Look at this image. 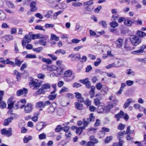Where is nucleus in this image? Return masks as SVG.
Returning a JSON list of instances; mask_svg holds the SVG:
<instances>
[{"instance_id":"26","label":"nucleus","mask_w":146,"mask_h":146,"mask_svg":"<svg viewBox=\"0 0 146 146\" xmlns=\"http://www.w3.org/2000/svg\"><path fill=\"white\" fill-rule=\"evenodd\" d=\"M95 88L94 86H92L91 87V89L90 91V97L93 98L95 94Z\"/></svg>"},{"instance_id":"47","label":"nucleus","mask_w":146,"mask_h":146,"mask_svg":"<svg viewBox=\"0 0 146 146\" xmlns=\"http://www.w3.org/2000/svg\"><path fill=\"white\" fill-rule=\"evenodd\" d=\"M5 64H9L11 65H12L13 66H15V63L11 61L9 59L7 58L5 60Z\"/></svg>"},{"instance_id":"17","label":"nucleus","mask_w":146,"mask_h":146,"mask_svg":"<svg viewBox=\"0 0 146 146\" xmlns=\"http://www.w3.org/2000/svg\"><path fill=\"white\" fill-rule=\"evenodd\" d=\"M5 1L9 8L13 9L15 7V6L11 1L7 0H5Z\"/></svg>"},{"instance_id":"13","label":"nucleus","mask_w":146,"mask_h":146,"mask_svg":"<svg viewBox=\"0 0 146 146\" xmlns=\"http://www.w3.org/2000/svg\"><path fill=\"white\" fill-rule=\"evenodd\" d=\"M123 40L122 39L120 38L117 40L115 42L116 46L118 48H120L122 46Z\"/></svg>"},{"instance_id":"29","label":"nucleus","mask_w":146,"mask_h":146,"mask_svg":"<svg viewBox=\"0 0 146 146\" xmlns=\"http://www.w3.org/2000/svg\"><path fill=\"white\" fill-rule=\"evenodd\" d=\"M63 12V11H60L54 13L53 16V19L54 20H56L57 18V16L62 13Z\"/></svg>"},{"instance_id":"38","label":"nucleus","mask_w":146,"mask_h":146,"mask_svg":"<svg viewBox=\"0 0 146 146\" xmlns=\"http://www.w3.org/2000/svg\"><path fill=\"white\" fill-rule=\"evenodd\" d=\"M44 127V125L41 123H38L36 126V128L38 131H40Z\"/></svg>"},{"instance_id":"41","label":"nucleus","mask_w":146,"mask_h":146,"mask_svg":"<svg viewBox=\"0 0 146 146\" xmlns=\"http://www.w3.org/2000/svg\"><path fill=\"white\" fill-rule=\"evenodd\" d=\"M42 61L43 62H46L48 64H51L52 62V60L49 58H43L42 60Z\"/></svg>"},{"instance_id":"60","label":"nucleus","mask_w":146,"mask_h":146,"mask_svg":"<svg viewBox=\"0 0 146 146\" xmlns=\"http://www.w3.org/2000/svg\"><path fill=\"white\" fill-rule=\"evenodd\" d=\"M85 8L87 11L90 12L92 11L94 8L91 6H86L85 7Z\"/></svg>"},{"instance_id":"12","label":"nucleus","mask_w":146,"mask_h":146,"mask_svg":"<svg viewBox=\"0 0 146 146\" xmlns=\"http://www.w3.org/2000/svg\"><path fill=\"white\" fill-rule=\"evenodd\" d=\"M36 2L35 1L32 2L30 5L31 11L32 12L35 11L37 10V8L36 7Z\"/></svg>"},{"instance_id":"21","label":"nucleus","mask_w":146,"mask_h":146,"mask_svg":"<svg viewBox=\"0 0 146 146\" xmlns=\"http://www.w3.org/2000/svg\"><path fill=\"white\" fill-rule=\"evenodd\" d=\"M84 129V127H77L76 129V133L77 134H79V135H80L83 131V130Z\"/></svg>"},{"instance_id":"52","label":"nucleus","mask_w":146,"mask_h":146,"mask_svg":"<svg viewBox=\"0 0 146 146\" xmlns=\"http://www.w3.org/2000/svg\"><path fill=\"white\" fill-rule=\"evenodd\" d=\"M138 36L141 37H143L145 36V33L141 31H137Z\"/></svg>"},{"instance_id":"16","label":"nucleus","mask_w":146,"mask_h":146,"mask_svg":"<svg viewBox=\"0 0 146 146\" xmlns=\"http://www.w3.org/2000/svg\"><path fill=\"white\" fill-rule=\"evenodd\" d=\"M80 59H81L80 55L79 53H77L74 54L73 58H71V60L72 61H77Z\"/></svg>"},{"instance_id":"63","label":"nucleus","mask_w":146,"mask_h":146,"mask_svg":"<svg viewBox=\"0 0 146 146\" xmlns=\"http://www.w3.org/2000/svg\"><path fill=\"white\" fill-rule=\"evenodd\" d=\"M102 84L100 83H97L96 85V88L98 90H100L102 87Z\"/></svg>"},{"instance_id":"8","label":"nucleus","mask_w":146,"mask_h":146,"mask_svg":"<svg viewBox=\"0 0 146 146\" xmlns=\"http://www.w3.org/2000/svg\"><path fill=\"white\" fill-rule=\"evenodd\" d=\"M15 102V100L13 97H11L9 98L7 102L8 108L9 109L12 108Z\"/></svg>"},{"instance_id":"53","label":"nucleus","mask_w":146,"mask_h":146,"mask_svg":"<svg viewBox=\"0 0 146 146\" xmlns=\"http://www.w3.org/2000/svg\"><path fill=\"white\" fill-rule=\"evenodd\" d=\"M90 81L88 78H86L83 80H79L80 82L83 83V84L86 85L88 82Z\"/></svg>"},{"instance_id":"31","label":"nucleus","mask_w":146,"mask_h":146,"mask_svg":"<svg viewBox=\"0 0 146 146\" xmlns=\"http://www.w3.org/2000/svg\"><path fill=\"white\" fill-rule=\"evenodd\" d=\"M123 141L121 139H119V143H114L113 146H123Z\"/></svg>"},{"instance_id":"37","label":"nucleus","mask_w":146,"mask_h":146,"mask_svg":"<svg viewBox=\"0 0 146 146\" xmlns=\"http://www.w3.org/2000/svg\"><path fill=\"white\" fill-rule=\"evenodd\" d=\"M6 17V15L2 11L0 10V20H4Z\"/></svg>"},{"instance_id":"5","label":"nucleus","mask_w":146,"mask_h":146,"mask_svg":"<svg viewBox=\"0 0 146 146\" xmlns=\"http://www.w3.org/2000/svg\"><path fill=\"white\" fill-rule=\"evenodd\" d=\"M41 82H38L36 79L32 80L29 83L30 85L34 86L33 90L37 89L42 84Z\"/></svg>"},{"instance_id":"28","label":"nucleus","mask_w":146,"mask_h":146,"mask_svg":"<svg viewBox=\"0 0 146 146\" xmlns=\"http://www.w3.org/2000/svg\"><path fill=\"white\" fill-rule=\"evenodd\" d=\"M69 90L68 88L65 86H63L59 92L60 94H62L63 93L66 92H69Z\"/></svg>"},{"instance_id":"32","label":"nucleus","mask_w":146,"mask_h":146,"mask_svg":"<svg viewBox=\"0 0 146 146\" xmlns=\"http://www.w3.org/2000/svg\"><path fill=\"white\" fill-rule=\"evenodd\" d=\"M132 23V22L129 19H125L124 20V23L127 26H130Z\"/></svg>"},{"instance_id":"27","label":"nucleus","mask_w":146,"mask_h":146,"mask_svg":"<svg viewBox=\"0 0 146 146\" xmlns=\"http://www.w3.org/2000/svg\"><path fill=\"white\" fill-rule=\"evenodd\" d=\"M36 106L38 108H44V102L42 101L38 102L36 104Z\"/></svg>"},{"instance_id":"30","label":"nucleus","mask_w":146,"mask_h":146,"mask_svg":"<svg viewBox=\"0 0 146 146\" xmlns=\"http://www.w3.org/2000/svg\"><path fill=\"white\" fill-rule=\"evenodd\" d=\"M41 88L43 90H46L50 89V84L48 83H46L42 85Z\"/></svg>"},{"instance_id":"7","label":"nucleus","mask_w":146,"mask_h":146,"mask_svg":"<svg viewBox=\"0 0 146 146\" xmlns=\"http://www.w3.org/2000/svg\"><path fill=\"white\" fill-rule=\"evenodd\" d=\"M1 132L2 134L5 135L8 137H9L12 135V129L11 128H10L8 130L3 129L1 130Z\"/></svg>"},{"instance_id":"58","label":"nucleus","mask_w":146,"mask_h":146,"mask_svg":"<svg viewBox=\"0 0 146 146\" xmlns=\"http://www.w3.org/2000/svg\"><path fill=\"white\" fill-rule=\"evenodd\" d=\"M125 125L120 123L118 127V129L121 130H123L125 128Z\"/></svg>"},{"instance_id":"25","label":"nucleus","mask_w":146,"mask_h":146,"mask_svg":"<svg viewBox=\"0 0 146 146\" xmlns=\"http://www.w3.org/2000/svg\"><path fill=\"white\" fill-rule=\"evenodd\" d=\"M45 92L42 88H40L34 94L35 96H37L41 94H44Z\"/></svg>"},{"instance_id":"55","label":"nucleus","mask_w":146,"mask_h":146,"mask_svg":"<svg viewBox=\"0 0 146 146\" xmlns=\"http://www.w3.org/2000/svg\"><path fill=\"white\" fill-rule=\"evenodd\" d=\"M56 94L51 95L48 96V98L50 100H53L56 98Z\"/></svg>"},{"instance_id":"36","label":"nucleus","mask_w":146,"mask_h":146,"mask_svg":"<svg viewBox=\"0 0 146 146\" xmlns=\"http://www.w3.org/2000/svg\"><path fill=\"white\" fill-rule=\"evenodd\" d=\"M32 139V137L31 136H29L28 137H25L23 139V141L25 143H27Z\"/></svg>"},{"instance_id":"59","label":"nucleus","mask_w":146,"mask_h":146,"mask_svg":"<svg viewBox=\"0 0 146 146\" xmlns=\"http://www.w3.org/2000/svg\"><path fill=\"white\" fill-rule=\"evenodd\" d=\"M98 135L99 138H101L104 137L105 133L103 131H100L99 132Z\"/></svg>"},{"instance_id":"44","label":"nucleus","mask_w":146,"mask_h":146,"mask_svg":"<svg viewBox=\"0 0 146 146\" xmlns=\"http://www.w3.org/2000/svg\"><path fill=\"white\" fill-rule=\"evenodd\" d=\"M57 69V67L55 65H52L49 66L48 71H52L56 70Z\"/></svg>"},{"instance_id":"39","label":"nucleus","mask_w":146,"mask_h":146,"mask_svg":"<svg viewBox=\"0 0 146 146\" xmlns=\"http://www.w3.org/2000/svg\"><path fill=\"white\" fill-rule=\"evenodd\" d=\"M93 3V1L92 0H90L88 1L84 2V6H90Z\"/></svg>"},{"instance_id":"20","label":"nucleus","mask_w":146,"mask_h":146,"mask_svg":"<svg viewBox=\"0 0 146 146\" xmlns=\"http://www.w3.org/2000/svg\"><path fill=\"white\" fill-rule=\"evenodd\" d=\"M72 72L71 70H68L64 72V75L65 77H70L72 76Z\"/></svg>"},{"instance_id":"14","label":"nucleus","mask_w":146,"mask_h":146,"mask_svg":"<svg viewBox=\"0 0 146 146\" xmlns=\"http://www.w3.org/2000/svg\"><path fill=\"white\" fill-rule=\"evenodd\" d=\"M20 108L23 109L26 103V100L24 99H22L18 102Z\"/></svg>"},{"instance_id":"64","label":"nucleus","mask_w":146,"mask_h":146,"mask_svg":"<svg viewBox=\"0 0 146 146\" xmlns=\"http://www.w3.org/2000/svg\"><path fill=\"white\" fill-rule=\"evenodd\" d=\"M6 106V104L4 102H0V108H3Z\"/></svg>"},{"instance_id":"54","label":"nucleus","mask_w":146,"mask_h":146,"mask_svg":"<svg viewBox=\"0 0 146 146\" xmlns=\"http://www.w3.org/2000/svg\"><path fill=\"white\" fill-rule=\"evenodd\" d=\"M97 61H95L94 63V65L95 66H98L101 62V60L99 58L97 59Z\"/></svg>"},{"instance_id":"50","label":"nucleus","mask_w":146,"mask_h":146,"mask_svg":"<svg viewBox=\"0 0 146 146\" xmlns=\"http://www.w3.org/2000/svg\"><path fill=\"white\" fill-rule=\"evenodd\" d=\"M25 58H36V56L34 54H28L26 55Z\"/></svg>"},{"instance_id":"18","label":"nucleus","mask_w":146,"mask_h":146,"mask_svg":"<svg viewBox=\"0 0 146 146\" xmlns=\"http://www.w3.org/2000/svg\"><path fill=\"white\" fill-rule=\"evenodd\" d=\"M132 102L133 100L131 98L128 99L127 100L126 102L124 104V108L125 109L127 108L130 105V104Z\"/></svg>"},{"instance_id":"46","label":"nucleus","mask_w":146,"mask_h":146,"mask_svg":"<svg viewBox=\"0 0 146 146\" xmlns=\"http://www.w3.org/2000/svg\"><path fill=\"white\" fill-rule=\"evenodd\" d=\"M82 29V26H80L78 23H77L76 24L75 30L77 31H80Z\"/></svg>"},{"instance_id":"15","label":"nucleus","mask_w":146,"mask_h":146,"mask_svg":"<svg viewBox=\"0 0 146 146\" xmlns=\"http://www.w3.org/2000/svg\"><path fill=\"white\" fill-rule=\"evenodd\" d=\"M35 44H39L41 45H42L44 46H45L46 44V39L45 37H44V38H42V39L39 40L38 42L35 43Z\"/></svg>"},{"instance_id":"1","label":"nucleus","mask_w":146,"mask_h":146,"mask_svg":"<svg viewBox=\"0 0 146 146\" xmlns=\"http://www.w3.org/2000/svg\"><path fill=\"white\" fill-rule=\"evenodd\" d=\"M130 41L132 45L137 46L141 42V40L139 37L135 35H131L130 37Z\"/></svg>"},{"instance_id":"56","label":"nucleus","mask_w":146,"mask_h":146,"mask_svg":"<svg viewBox=\"0 0 146 146\" xmlns=\"http://www.w3.org/2000/svg\"><path fill=\"white\" fill-rule=\"evenodd\" d=\"M52 10H49L48 11L47 13L44 15V17L47 18H50L51 14L53 13Z\"/></svg>"},{"instance_id":"35","label":"nucleus","mask_w":146,"mask_h":146,"mask_svg":"<svg viewBox=\"0 0 146 146\" xmlns=\"http://www.w3.org/2000/svg\"><path fill=\"white\" fill-rule=\"evenodd\" d=\"M126 133L125 131H119V132L117 134V136L119 138V139H121V138H122L124 136V135Z\"/></svg>"},{"instance_id":"22","label":"nucleus","mask_w":146,"mask_h":146,"mask_svg":"<svg viewBox=\"0 0 146 146\" xmlns=\"http://www.w3.org/2000/svg\"><path fill=\"white\" fill-rule=\"evenodd\" d=\"M32 37H34V39H40L44 38V36L43 35L40 34H37L36 35L33 34V35H32Z\"/></svg>"},{"instance_id":"33","label":"nucleus","mask_w":146,"mask_h":146,"mask_svg":"<svg viewBox=\"0 0 146 146\" xmlns=\"http://www.w3.org/2000/svg\"><path fill=\"white\" fill-rule=\"evenodd\" d=\"M56 70V74L58 76L61 75L63 72V68L61 67L59 68L57 67V69Z\"/></svg>"},{"instance_id":"9","label":"nucleus","mask_w":146,"mask_h":146,"mask_svg":"<svg viewBox=\"0 0 146 146\" xmlns=\"http://www.w3.org/2000/svg\"><path fill=\"white\" fill-rule=\"evenodd\" d=\"M28 91L27 89L23 88L22 89H20L17 90L16 94L18 96H20L23 94L25 96H26V95L27 94Z\"/></svg>"},{"instance_id":"48","label":"nucleus","mask_w":146,"mask_h":146,"mask_svg":"<svg viewBox=\"0 0 146 146\" xmlns=\"http://www.w3.org/2000/svg\"><path fill=\"white\" fill-rule=\"evenodd\" d=\"M15 64L18 66H20L22 63L23 62V61H21L17 58H16L15 60Z\"/></svg>"},{"instance_id":"11","label":"nucleus","mask_w":146,"mask_h":146,"mask_svg":"<svg viewBox=\"0 0 146 146\" xmlns=\"http://www.w3.org/2000/svg\"><path fill=\"white\" fill-rule=\"evenodd\" d=\"M76 97L79 100L78 101L80 103H83L84 102V98L82 97V95L81 94L78 92H76L75 93Z\"/></svg>"},{"instance_id":"19","label":"nucleus","mask_w":146,"mask_h":146,"mask_svg":"<svg viewBox=\"0 0 146 146\" xmlns=\"http://www.w3.org/2000/svg\"><path fill=\"white\" fill-rule=\"evenodd\" d=\"M55 109V107H54L52 105H51L47 109V112L49 114H52L54 111Z\"/></svg>"},{"instance_id":"2","label":"nucleus","mask_w":146,"mask_h":146,"mask_svg":"<svg viewBox=\"0 0 146 146\" xmlns=\"http://www.w3.org/2000/svg\"><path fill=\"white\" fill-rule=\"evenodd\" d=\"M95 117L94 116V114L93 113H91L90 114L89 117L86 120L85 119H83V127H84V129L85 127H87L89 124L90 121H94Z\"/></svg>"},{"instance_id":"45","label":"nucleus","mask_w":146,"mask_h":146,"mask_svg":"<svg viewBox=\"0 0 146 146\" xmlns=\"http://www.w3.org/2000/svg\"><path fill=\"white\" fill-rule=\"evenodd\" d=\"M126 74L128 75H134L135 74V72L132 70L129 69L127 70L126 71Z\"/></svg>"},{"instance_id":"3","label":"nucleus","mask_w":146,"mask_h":146,"mask_svg":"<svg viewBox=\"0 0 146 146\" xmlns=\"http://www.w3.org/2000/svg\"><path fill=\"white\" fill-rule=\"evenodd\" d=\"M115 117L118 121L119 120L120 118H123L126 121H127L129 119V116L126 113H124L122 111H121L119 113L116 114Z\"/></svg>"},{"instance_id":"43","label":"nucleus","mask_w":146,"mask_h":146,"mask_svg":"<svg viewBox=\"0 0 146 146\" xmlns=\"http://www.w3.org/2000/svg\"><path fill=\"white\" fill-rule=\"evenodd\" d=\"M43 48L42 47H39L36 48H33L32 50L35 52L37 53H40L43 50Z\"/></svg>"},{"instance_id":"10","label":"nucleus","mask_w":146,"mask_h":146,"mask_svg":"<svg viewBox=\"0 0 146 146\" xmlns=\"http://www.w3.org/2000/svg\"><path fill=\"white\" fill-rule=\"evenodd\" d=\"M33 35V34L29 33L28 34L25 35L23 39L25 40L26 42H29L31 39H34V37L32 36Z\"/></svg>"},{"instance_id":"4","label":"nucleus","mask_w":146,"mask_h":146,"mask_svg":"<svg viewBox=\"0 0 146 146\" xmlns=\"http://www.w3.org/2000/svg\"><path fill=\"white\" fill-rule=\"evenodd\" d=\"M125 61V60L124 59H120L117 61V64H116L115 63H113L107 66L106 67L107 68L109 69L113 67H119L123 65V63Z\"/></svg>"},{"instance_id":"57","label":"nucleus","mask_w":146,"mask_h":146,"mask_svg":"<svg viewBox=\"0 0 146 146\" xmlns=\"http://www.w3.org/2000/svg\"><path fill=\"white\" fill-rule=\"evenodd\" d=\"M99 23L100 24H101L104 28H106L107 27V23L105 21H101Z\"/></svg>"},{"instance_id":"24","label":"nucleus","mask_w":146,"mask_h":146,"mask_svg":"<svg viewBox=\"0 0 146 146\" xmlns=\"http://www.w3.org/2000/svg\"><path fill=\"white\" fill-rule=\"evenodd\" d=\"M13 119V118L12 117H11L5 119L4 121V125L6 126L8 125Z\"/></svg>"},{"instance_id":"51","label":"nucleus","mask_w":146,"mask_h":146,"mask_svg":"<svg viewBox=\"0 0 146 146\" xmlns=\"http://www.w3.org/2000/svg\"><path fill=\"white\" fill-rule=\"evenodd\" d=\"M81 41L80 40H79L77 39L76 38H73L72 40V42H69L68 43L69 44H72V43L74 44H77Z\"/></svg>"},{"instance_id":"23","label":"nucleus","mask_w":146,"mask_h":146,"mask_svg":"<svg viewBox=\"0 0 146 146\" xmlns=\"http://www.w3.org/2000/svg\"><path fill=\"white\" fill-rule=\"evenodd\" d=\"M76 108L78 110H82L83 109V104L78 102H76L75 103Z\"/></svg>"},{"instance_id":"34","label":"nucleus","mask_w":146,"mask_h":146,"mask_svg":"<svg viewBox=\"0 0 146 146\" xmlns=\"http://www.w3.org/2000/svg\"><path fill=\"white\" fill-rule=\"evenodd\" d=\"M50 39L51 40H54L56 41H58L59 40V38L54 34H52L51 35Z\"/></svg>"},{"instance_id":"42","label":"nucleus","mask_w":146,"mask_h":146,"mask_svg":"<svg viewBox=\"0 0 146 146\" xmlns=\"http://www.w3.org/2000/svg\"><path fill=\"white\" fill-rule=\"evenodd\" d=\"M3 38L7 41H9L13 39V36L11 35H6Z\"/></svg>"},{"instance_id":"6","label":"nucleus","mask_w":146,"mask_h":146,"mask_svg":"<svg viewBox=\"0 0 146 146\" xmlns=\"http://www.w3.org/2000/svg\"><path fill=\"white\" fill-rule=\"evenodd\" d=\"M33 110L32 105L30 103L27 104L24 107V112L26 113H31Z\"/></svg>"},{"instance_id":"40","label":"nucleus","mask_w":146,"mask_h":146,"mask_svg":"<svg viewBox=\"0 0 146 146\" xmlns=\"http://www.w3.org/2000/svg\"><path fill=\"white\" fill-rule=\"evenodd\" d=\"M110 25L111 27L113 28H115L117 27L118 24V23L115 21H113L110 23Z\"/></svg>"},{"instance_id":"49","label":"nucleus","mask_w":146,"mask_h":146,"mask_svg":"<svg viewBox=\"0 0 146 146\" xmlns=\"http://www.w3.org/2000/svg\"><path fill=\"white\" fill-rule=\"evenodd\" d=\"M55 53L56 54L61 53L62 54H64L66 53V52L63 50L60 49L56 50Z\"/></svg>"},{"instance_id":"61","label":"nucleus","mask_w":146,"mask_h":146,"mask_svg":"<svg viewBox=\"0 0 146 146\" xmlns=\"http://www.w3.org/2000/svg\"><path fill=\"white\" fill-rule=\"evenodd\" d=\"M72 5L75 7H80L82 5V4L80 2H73L72 3Z\"/></svg>"},{"instance_id":"62","label":"nucleus","mask_w":146,"mask_h":146,"mask_svg":"<svg viewBox=\"0 0 146 146\" xmlns=\"http://www.w3.org/2000/svg\"><path fill=\"white\" fill-rule=\"evenodd\" d=\"M46 136L45 134L42 133L39 135V137L40 139H43L46 138Z\"/></svg>"}]
</instances>
